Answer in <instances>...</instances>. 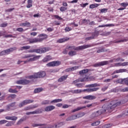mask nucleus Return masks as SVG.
<instances>
[{
  "mask_svg": "<svg viewBox=\"0 0 128 128\" xmlns=\"http://www.w3.org/2000/svg\"><path fill=\"white\" fill-rule=\"evenodd\" d=\"M94 69H84L79 72V74H80V78L78 80H75L73 82L72 84H76V82H88V80H92L94 79V76H90L86 74L89 72H94Z\"/></svg>",
  "mask_w": 128,
  "mask_h": 128,
  "instance_id": "f257e3e1",
  "label": "nucleus"
},
{
  "mask_svg": "<svg viewBox=\"0 0 128 128\" xmlns=\"http://www.w3.org/2000/svg\"><path fill=\"white\" fill-rule=\"evenodd\" d=\"M108 112V108H102L100 110L97 112H94L91 115V118H98V116H100L102 114H104V112H106V111Z\"/></svg>",
  "mask_w": 128,
  "mask_h": 128,
  "instance_id": "f03ea898",
  "label": "nucleus"
},
{
  "mask_svg": "<svg viewBox=\"0 0 128 128\" xmlns=\"http://www.w3.org/2000/svg\"><path fill=\"white\" fill-rule=\"evenodd\" d=\"M46 76V73L44 71L39 72L37 73H34L32 76L33 78H44Z\"/></svg>",
  "mask_w": 128,
  "mask_h": 128,
  "instance_id": "7ed1b4c3",
  "label": "nucleus"
},
{
  "mask_svg": "<svg viewBox=\"0 0 128 128\" xmlns=\"http://www.w3.org/2000/svg\"><path fill=\"white\" fill-rule=\"evenodd\" d=\"M62 62L60 61H52L50 62L49 63L46 64L47 66H60Z\"/></svg>",
  "mask_w": 128,
  "mask_h": 128,
  "instance_id": "20e7f679",
  "label": "nucleus"
},
{
  "mask_svg": "<svg viewBox=\"0 0 128 128\" xmlns=\"http://www.w3.org/2000/svg\"><path fill=\"white\" fill-rule=\"evenodd\" d=\"M108 64V61H102L100 62H97L93 64L94 68H98V66H106Z\"/></svg>",
  "mask_w": 128,
  "mask_h": 128,
  "instance_id": "39448f33",
  "label": "nucleus"
},
{
  "mask_svg": "<svg viewBox=\"0 0 128 128\" xmlns=\"http://www.w3.org/2000/svg\"><path fill=\"white\" fill-rule=\"evenodd\" d=\"M32 102V100H26L20 102L18 104V106L19 108H22V106H26V104H30Z\"/></svg>",
  "mask_w": 128,
  "mask_h": 128,
  "instance_id": "423d86ee",
  "label": "nucleus"
},
{
  "mask_svg": "<svg viewBox=\"0 0 128 128\" xmlns=\"http://www.w3.org/2000/svg\"><path fill=\"white\" fill-rule=\"evenodd\" d=\"M92 46L90 44H84L83 46H77V50H86V48H91Z\"/></svg>",
  "mask_w": 128,
  "mask_h": 128,
  "instance_id": "0eeeda50",
  "label": "nucleus"
},
{
  "mask_svg": "<svg viewBox=\"0 0 128 128\" xmlns=\"http://www.w3.org/2000/svg\"><path fill=\"white\" fill-rule=\"evenodd\" d=\"M16 102H13L6 105V110H12V108H16Z\"/></svg>",
  "mask_w": 128,
  "mask_h": 128,
  "instance_id": "6e6552de",
  "label": "nucleus"
},
{
  "mask_svg": "<svg viewBox=\"0 0 128 128\" xmlns=\"http://www.w3.org/2000/svg\"><path fill=\"white\" fill-rule=\"evenodd\" d=\"M54 108H56V106L51 105L46 106L44 108V111L47 112H52V110H54Z\"/></svg>",
  "mask_w": 128,
  "mask_h": 128,
  "instance_id": "1a4fd4ad",
  "label": "nucleus"
},
{
  "mask_svg": "<svg viewBox=\"0 0 128 128\" xmlns=\"http://www.w3.org/2000/svg\"><path fill=\"white\" fill-rule=\"evenodd\" d=\"M84 100H96V97L92 95H88L83 97Z\"/></svg>",
  "mask_w": 128,
  "mask_h": 128,
  "instance_id": "9d476101",
  "label": "nucleus"
},
{
  "mask_svg": "<svg viewBox=\"0 0 128 128\" xmlns=\"http://www.w3.org/2000/svg\"><path fill=\"white\" fill-rule=\"evenodd\" d=\"M70 40V38L68 37H65L63 38H61L57 40V42L58 44H62V42H68V40Z\"/></svg>",
  "mask_w": 128,
  "mask_h": 128,
  "instance_id": "9b49d317",
  "label": "nucleus"
},
{
  "mask_svg": "<svg viewBox=\"0 0 128 128\" xmlns=\"http://www.w3.org/2000/svg\"><path fill=\"white\" fill-rule=\"evenodd\" d=\"M64 126V122H61L58 123V124L51 125L50 126L47 127V128H60V126Z\"/></svg>",
  "mask_w": 128,
  "mask_h": 128,
  "instance_id": "f8f14e48",
  "label": "nucleus"
},
{
  "mask_svg": "<svg viewBox=\"0 0 128 128\" xmlns=\"http://www.w3.org/2000/svg\"><path fill=\"white\" fill-rule=\"evenodd\" d=\"M6 120H13L14 122H16V120H18V116H6L5 117Z\"/></svg>",
  "mask_w": 128,
  "mask_h": 128,
  "instance_id": "ddd939ff",
  "label": "nucleus"
},
{
  "mask_svg": "<svg viewBox=\"0 0 128 128\" xmlns=\"http://www.w3.org/2000/svg\"><path fill=\"white\" fill-rule=\"evenodd\" d=\"M128 72V70L126 69H120L114 71L112 74H120L122 72Z\"/></svg>",
  "mask_w": 128,
  "mask_h": 128,
  "instance_id": "4468645a",
  "label": "nucleus"
},
{
  "mask_svg": "<svg viewBox=\"0 0 128 128\" xmlns=\"http://www.w3.org/2000/svg\"><path fill=\"white\" fill-rule=\"evenodd\" d=\"M122 104H124L126 102H122V100H121L120 102H118L116 104H113L111 107L110 108V110H113V108H116V106H120L122 104Z\"/></svg>",
  "mask_w": 128,
  "mask_h": 128,
  "instance_id": "2eb2a0df",
  "label": "nucleus"
},
{
  "mask_svg": "<svg viewBox=\"0 0 128 128\" xmlns=\"http://www.w3.org/2000/svg\"><path fill=\"white\" fill-rule=\"evenodd\" d=\"M68 75L62 76L58 78V82H64V80H66V78H68Z\"/></svg>",
  "mask_w": 128,
  "mask_h": 128,
  "instance_id": "dca6fc26",
  "label": "nucleus"
},
{
  "mask_svg": "<svg viewBox=\"0 0 128 128\" xmlns=\"http://www.w3.org/2000/svg\"><path fill=\"white\" fill-rule=\"evenodd\" d=\"M4 50L6 54H10V52H14V50H16V47L11 48L9 49H7Z\"/></svg>",
  "mask_w": 128,
  "mask_h": 128,
  "instance_id": "f3484780",
  "label": "nucleus"
},
{
  "mask_svg": "<svg viewBox=\"0 0 128 128\" xmlns=\"http://www.w3.org/2000/svg\"><path fill=\"white\" fill-rule=\"evenodd\" d=\"M38 36H40V38H40L41 42H42V40H44L48 38V35L44 34H40Z\"/></svg>",
  "mask_w": 128,
  "mask_h": 128,
  "instance_id": "a211bd4d",
  "label": "nucleus"
},
{
  "mask_svg": "<svg viewBox=\"0 0 128 128\" xmlns=\"http://www.w3.org/2000/svg\"><path fill=\"white\" fill-rule=\"evenodd\" d=\"M50 60H52V56L48 55L42 60V62H50Z\"/></svg>",
  "mask_w": 128,
  "mask_h": 128,
  "instance_id": "6ab92c4d",
  "label": "nucleus"
},
{
  "mask_svg": "<svg viewBox=\"0 0 128 128\" xmlns=\"http://www.w3.org/2000/svg\"><path fill=\"white\" fill-rule=\"evenodd\" d=\"M10 98H16V94H10L6 98V100L9 102H10Z\"/></svg>",
  "mask_w": 128,
  "mask_h": 128,
  "instance_id": "aec40b11",
  "label": "nucleus"
},
{
  "mask_svg": "<svg viewBox=\"0 0 128 128\" xmlns=\"http://www.w3.org/2000/svg\"><path fill=\"white\" fill-rule=\"evenodd\" d=\"M100 84H90L86 86L87 88H96V86H100Z\"/></svg>",
  "mask_w": 128,
  "mask_h": 128,
  "instance_id": "412c9836",
  "label": "nucleus"
},
{
  "mask_svg": "<svg viewBox=\"0 0 128 128\" xmlns=\"http://www.w3.org/2000/svg\"><path fill=\"white\" fill-rule=\"evenodd\" d=\"M84 108H86V106H83L82 107H78L76 108L73 110L72 111V112H78V110H82Z\"/></svg>",
  "mask_w": 128,
  "mask_h": 128,
  "instance_id": "4be33fe9",
  "label": "nucleus"
},
{
  "mask_svg": "<svg viewBox=\"0 0 128 128\" xmlns=\"http://www.w3.org/2000/svg\"><path fill=\"white\" fill-rule=\"evenodd\" d=\"M40 50L42 54L46 52H48V48H40Z\"/></svg>",
  "mask_w": 128,
  "mask_h": 128,
  "instance_id": "5701e85b",
  "label": "nucleus"
},
{
  "mask_svg": "<svg viewBox=\"0 0 128 128\" xmlns=\"http://www.w3.org/2000/svg\"><path fill=\"white\" fill-rule=\"evenodd\" d=\"M42 88H37L35 89L34 91V94H38V92H42Z\"/></svg>",
  "mask_w": 128,
  "mask_h": 128,
  "instance_id": "b1692460",
  "label": "nucleus"
},
{
  "mask_svg": "<svg viewBox=\"0 0 128 128\" xmlns=\"http://www.w3.org/2000/svg\"><path fill=\"white\" fill-rule=\"evenodd\" d=\"M108 27V26H114V24H107L105 25H100L98 28H104V27Z\"/></svg>",
  "mask_w": 128,
  "mask_h": 128,
  "instance_id": "393cba45",
  "label": "nucleus"
},
{
  "mask_svg": "<svg viewBox=\"0 0 128 128\" xmlns=\"http://www.w3.org/2000/svg\"><path fill=\"white\" fill-rule=\"evenodd\" d=\"M8 92H10L11 94H18V92L16 90V89L13 90L12 88H9Z\"/></svg>",
  "mask_w": 128,
  "mask_h": 128,
  "instance_id": "a878e982",
  "label": "nucleus"
},
{
  "mask_svg": "<svg viewBox=\"0 0 128 128\" xmlns=\"http://www.w3.org/2000/svg\"><path fill=\"white\" fill-rule=\"evenodd\" d=\"M125 80L126 78L119 79L117 80L116 82H118V84H125Z\"/></svg>",
  "mask_w": 128,
  "mask_h": 128,
  "instance_id": "bb28decb",
  "label": "nucleus"
},
{
  "mask_svg": "<svg viewBox=\"0 0 128 128\" xmlns=\"http://www.w3.org/2000/svg\"><path fill=\"white\" fill-rule=\"evenodd\" d=\"M62 102V99H55L50 102V104H56V102Z\"/></svg>",
  "mask_w": 128,
  "mask_h": 128,
  "instance_id": "cd10ccee",
  "label": "nucleus"
},
{
  "mask_svg": "<svg viewBox=\"0 0 128 128\" xmlns=\"http://www.w3.org/2000/svg\"><path fill=\"white\" fill-rule=\"evenodd\" d=\"M90 22V20L83 19L82 20V24L86 25L88 22Z\"/></svg>",
  "mask_w": 128,
  "mask_h": 128,
  "instance_id": "c85d7f7f",
  "label": "nucleus"
},
{
  "mask_svg": "<svg viewBox=\"0 0 128 128\" xmlns=\"http://www.w3.org/2000/svg\"><path fill=\"white\" fill-rule=\"evenodd\" d=\"M68 54L70 56H74L76 54V51L72 50L68 52Z\"/></svg>",
  "mask_w": 128,
  "mask_h": 128,
  "instance_id": "c756f323",
  "label": "nucleus"
},
{
  "mask_svg": "<svg viewBox=\"0 0 128 128\" xmlns=\"http://www.w3.org/2000/svg\"><path fill=\"white\" fill-rule=\"evenodd\" d=\"M32 0H28V4L26 6V8H31V6H32Z\"/></svg>",
  "mask_w": 128,
  "mask_h": 128,
  "instance_id": "7c9ffc66",
  "label": "nucleus"
},
{
  "mask_svg": "<svg viewBox=\"0 0 128 128\" xmlns=\"http://www.w3.org/2000/svg\"><path fill=\"white\" fill-rule=\"evenodd\" d=\"M98 6H100V4H92L90 6V8H98Z\"/></svg>",
  "mask_w": 128,
  "mask_h": 128,
  "instance_id": "2f4dec72",
  "label": "nucleus"
},
{
  "mask_svg": "<svg viewBox=\"0 0 128 128\" xmlns=\"http://www.w3.org/2000/svg\"><path fill=\"white\" fill-rule=\"evenodd\" d=\"M42 110L40 109H38L32 112V114H42Z\"/></svg>",
  "mask_w": 128,
  "mask_h": 128,
  "instance_id": "473e14b6",
  "label": "nucleus"
},
{
  "mask_svg": "<svg viewBox=\"0 0 128 128\" xmlns=\"http://www.w3.org/2000/svg\"><path fill=\"white\" fill-rule=\"evenodd\" d=\"M119 90H120V89L118 87H116V88H114L111 90L110 91V92H118Z\"/></svg>",
  "mask_w": 128,
  "mask_h": 128,
  "instance_id": "72a5a7b5",
  "label": "nucleus"
},
{
  "mask_svg": "<svg viewBox=\"0 0 128 128\" xmlns=\"http://www.w3.org/2000/svg\"><path fill=\"white\" fill-rule=\"evenodd\" d=\"M100 124V121L98 120L96 122H94L91 124L92 126H98Z\"/></svg>",
  "mask_w": 128,
  "mask_h": 128,
  "instance_id": "f704fd0d",
  "label": "nucleus"
},
{
  "mask_svg": "<svg viewBox=\"0 0 128 128\" xmlns=\"http://www.w3.org/2000/svg\"><path fill=\"white\" fill-rule=\"evenodd\" d=\"M33 58H32V61L34 62V60H38L40 58V56H32Z\"/></svg>",
  "mask_w": 128,
  "mask_h": 128,
  "instance_id": "c9c22d12",
  "label": "nucleus"
},
{
  "mask_svg": "<svg viewBox=\"0 0 128 128\" xmlns=\"http://www.w3.org/2000/svg\"><path fill=\"white\" fill-rule=\"evenodd\" d=\"M42 42L40 38H34L32 39V42Z\"/></svg>",
  "mask_w": 128,
  "mask_h": 128,
  "instance_id": "e433bc0d",
  "label": "nucleus"
},
{
  "mask_svg": "<svg viewBox=\"0 0 128 128\" xmlns=\"http://www.w3.org/2000/svg\"><path fill=\"white\" fill-rule=\"evenodd\" d=\"M85 106H86V108H92L94 107V103H92V104H88Z\"/></svg>",
  "mask_w": 128,
  "mask_h": 128,
  "instance_id": "4c0bfd02",
  "label": "nucleus"
},
{
  "mask_svg": "<svg viewBox=\"0 0 128 128\" xmlns=\"http://www.w3.org/2000/svg\"><path fill=\"white\" fill-rule=\"evenodd\" d=\"M97 36H98V32H94L92 33V37H94V38H96Z\"/></svg>",
  "mask_w": 128,
  "mask_h": 128,
  "instance_id": "58836bf2",
  "label": "nucleus"
},
{
  "mask_svg": "<svg viewBox=\"0 0 128 128\" xmlns=\"http://www.w3.org/2000/svg\"><path fill=\"white\" fill-rule=\"evenodd\" d=\"M114 60L115 62H124V59H122L119 57L118 58H115Z\"/></svg>",
  "mask_w": 128,
  "mask_h": 128,
  "instance_id": "ea45409f",
  "label": "nucleus"
},
{
  "mask_svg": "<svg viewBox=\"0 0 128 128\" xmlns=\"http://www.w3.org/2000/svg\"><path fill=\"white\" fill-rule=\"evenodd\" d=\"M68 48H70V50H78V47H76L75 46H69L68 48Z\"/></svg>",
  "mask_w": 128,
  "mask_h": 128,
  "instance_id": "a19ab883",
  "label": "nucleus"
},
{
  "mask_svg": "<svg viewBox=\"0 0 128 128\" xmlns=\"http://www.w3.org/2000/svg\"><path fill=\"white\" fill-rule=\"evenodd\" d=\"M42 104H50V100H44L42 102Z\"/></svg>",
  "mask_w": 128,
  "mask_h": 128,
  "instance_id": "79ce46f5",
  "label": "nucleus"
},
{
  "mask_svg": "<svg viewBox=\"0 0 128 128\" xmlns=\"http://www.w3.org/2000/svg\"><path fill=\"white\" fill-rule=\"evenodd\" d=\"M30 82V81L29 80L26 79L22 80V84H28Z\"/></svg>",
  "mask_w": 128,
  "mask_h": 128,
  "instance_id": "37998d69",
  "label": "nucleus"
},
{
  "mask_svg": "<svg viewBox=\"0 0 128 128\" xmlns=\"http://www.w3.org/2000/svg\"><path fill=\"white\" fill-rule=\"evenodd\" d=\"M8 122L6 124V126H12V124H14V122L12 121H8Z\"/></svg>",
  "mask_w": 128,
  "mask_h": 128,
  "instance_id": "c03bdc74",
  "label": "nucleus"
},
{
  "mask_svg": "<svg viewBox=\"0 0 128 128\" xmlns=\"http://www.w3.org/2000/svg\"><path fill=\"white\" fill-rule=\"evenodd\" d=\"M30 46H24L21 47L20 50H30Z\"/></svg>",
  "mask_w": 128,
  "mask_h": 128,
  "instance_id": "a18cd8bd",
  "label": "nucleus"
},
{
  "mask_svg": "<svg viewBox=\"0 0 128 128\" xmlns=\"http://www.w3.org/2000/svg\"><path fill=\"white\" fill-rule=\"evenodd\" d=\"M30 24L28 22H26L24 23H22L20 24V26H30Z\"/></svg>",
  "mask_w": 128,
  "mask_h": 128,
  "instance_id": "49530a36",
  "label": "nucleus"
},
{
  "mask_svg": "<svg viewBox=\"0 0 128 128\" xmlns=\"http://www.w3.org/2000/svg\"><path fill=\"white\" fill-rule=\"evenodd\" d=\"M80 92H82V90H76L73 91V94H80Z\"/></svg>",
  "mask_w": 128,
  "mask_h": 128,
  "instance_id": "de8ad7c7",
  "label": "nucleus"
},
{
  "mask_svg": "<svg viewBox=\"0 0 128 128\" xmlns=\"http://www.w3.org/2000/svg\"><path fill=\"white\" fill-rule=\"evenodd\" d=\"M32 52H36V54H40V48L33 49Z\"/></svg>",
  "mask_w": 128,
  "mask_h": 128,
  "instance_id": "09e8293b",
  "label": "nucleus"
},
{
  "mask_svg": "<svg viewBox=\"0 0 128 128\" xmlns=\"http://www.w3.org/2000/svg\"><path fill=\"white\" fill-rule=\"evenodd\" d=\"M108 12V8H102L100 10V14H106V12Z\"/></svg>",
  "mask_w": 128,
  "mask_h": 128,
  "instance_id": "8fccbe9b",
  "label": "nucleus"
},
{
  "mask_svg": "<svg viewBox=\"0 0 128 128\" xmlns=\"http://www.w3.org/2000/svg\"><path fill=\"white\" fill-rule=\"evenodd\" d=\"M106 52V50H104V48H102L101 49H99L97 50L98 54H100V52Z\"/></svg>",
  "mask_w": 128,
  "mask_h": 128,
  "instance_id": "3c124183",
  "label": "nucleus"
},
{
  "mask_svg": "<svg viewBox=\"0 0 128 128\" xmlns=\"http://www.w3.org/2000/svg\"><path fill=\"white\" fill-rule=\"evenodd\" d=\"M66 10H68V8L66 7H64V6H61L60 8V10L63 12H66Z\"/></svg>",
  "mask_w": 128,
  "mask_h": 128,
  "instance_id": "603ef678",
  "label": "nucleus"
},
{
  "mask_svg": "<svg viewBox=\"0 0 128 128\" xmlns=\"http://www.w3.org/2000/svg\"><path fill=\"white\" fill-rule=\"evenodd\" d=\"M80 66H75L71 68V72H74V70H76L78 69Z\"/></svg>",
  "mask_w": 128,
  "mask_h": 128,
  "instance_id": "864d4df0",
  "label": "nucleus"
},
{
  "mask_svg": "<svg viewBox=\"0 0 128 128\" xmlns=\"http://www.w3.org/2000/svg\"><path fill=\"white\" fill-rule=\"evenodd\" d=\"M120 92H128V87H126L124 88L119 89Z\"/></svg>",
  "mask_w": 128,
  "mask_h": 128,
  "instance_id": "5fc2aeb1",
  "label": "nucleus"
},
{
  "mask_svg": "<svg viewBox=\"0 0 128 128\" xmlns=\"http://www.w3.org/2000/svg\"><path fill=\"white\" fill-rule=\"evenodd\" d=\"M75 86H77L78 88H83L84 86V85L82 84H75Z\"/></svg>",
  "mask_w": 128,
  "mask_h": 128,
  "instance_id": "6e6d98bb",
  "label": "nucleus"
},
{
  "mask_svg": "<svg viewBox=\"0 0 128 128\" xmlns=\"http://www.w3.org/2000/svg\"><path fill=\"white\" fill-rule=\"evenodd\" d=\"M120 6H123L124 8H126L128 6V3L123 2L120 4Z\"/></svg>",
  "mask_w": 128,
  "mask_h": 128,
  "instance_id": "4d7b16f0",
  "label": "nucleus"
},
{
  "mask_svg": "<svg viewBox=\"0 0 128 128\" xmlns=\"http://www.w3.org/2000/svg\"><path fill=\"white\" fill-rule=\"evenodd\" d=\"M54 16L55 18H56L58 20H62V17L58 15H54Z\"/></svg>",
  "mask_w": 128,
  "mask_h": 128,
  "instance_id": "13d9d810",
  "label": "nucleus"
},
{
  "mask_svg": "<svg viewBox=\"0 0 128 128\" xmlns=\"http://www.w3.org/2000/svg\"><path fill=\"white\" fill-rule=\"evenodd\" d=\"M32 106H28L24 108V110H32Z\"/></svg>",
  "mask_w": 128,
  "mask_h": 128,
  "instance_id": "bf43d9fd",
  "label": "nucleus"
},
{
  "mask_svg": "<svg viewBox=\"0 0 128 128\" xmlns=\"http://www.w3.org/2000/svg\"><path fill=\"white\" fill-rule=\"evenodd\" d=\"M128 39H124V40H122L116 41L114 42H128Z\"/></svg>",
  "mask_w": 128,
  "mask_h": 128,
  "instance_id": "052dcab7",
  "label": "nucleus"
},
{
  "mask_svg": "<svg viewBox=\"0 0 128 128\" xmlns=\"http://www.w3.org/2000/svg\"><path fill=\"white\" fill-rule=\"evenodd\" d=\"M112 126V124H106L103 126V128H108Z\"/></svg>",
  "mask_w": 128,
  "mask_h": 128,
  "instance_id": "680f3d73",
  "label": "nucleus"
},
{
  "mask_svg": "<svg viewBox=\"0 0 128 128\" xmlns=\"http://www.w3.org/2000/svg\"><path fill=\"white\" fill-rule=\"evenodd\" d=\"M6 122H8V120H0V126L4 124H6Z\"/></svg>",
  "mask_w": 128,
  "mask_h": 128,
  "instance_id": "e2e57ef3",
  "label": "nucleus"
},
{
  "mask_svg": "<svg viewBox=\"0 0 128 128\" xmlns=\"http://www.w3.org/2000/svg\"><path fill=\"white\" fill-rule=\"evenodd\" d=\"M54 28H47V32H54Z\"/></svg>",
  "mask_w": 128,
  "mask_h": 128,
  "instance_id": "0e129e2a",
  "label": "nucleus"
},
{
  "mask_svg": "<svg viewBox=\"0 0 128 128\" xmlns=\"http://www.w3.org/2000/svg\"><path fill=\"white\" fill-rule=\"evenodd\" d=\"M71 116V119L72 120H76V118H78V115H73Z\"/></svg>",
  "mask_w": 128,
  "mask_h": 128,
  "instance_id": "69168bd1",
  "label": "nucleus"
},
{
  "mask_svg": "<svg viewBox=\"0 0 128 128\" xmlns=\"http://www.w3.org/2000/svg\"><path fill=\"white\" fill-rule=\"evenodd\" d=\"M114 64L115 66H122V62L116 63V64Z\"/></svg>",
  "mask_w": 128,
  "mask_h": 128,
  "instance_id": "338daca9",
  "label": "nucleus"
},
{
  "mask_svg": "<svg viewBox=\"0 0 128 128\" xmlns=\"http://www.w3.org/2000/svg\"><path fill=\"white\" fill-rule=\"evenodd\" d=\"M122 64V66H128V62H124Z\"/></svg>",
  "mask_w": 128,
  "mask_h": 128,
  "instance_id": "774afa93",
  "label": "nucleus"
}]
</instances>
